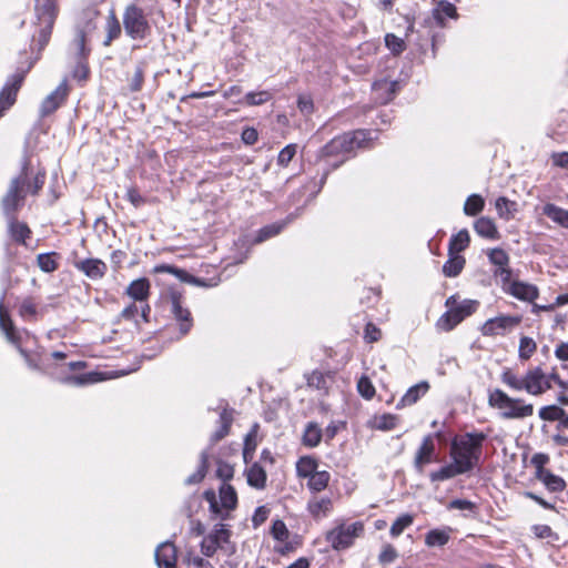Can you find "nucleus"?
I'll use <instances>...</instances> for the list:
<instances>
[{
  "label": "nucleus",
  "instance_id": "6e6552de",
  "mask_svg": "<svg viewBox=\"0 0 568 568\" xmlns=\"http://www.w3.org/2000/svg\"><path fill=\"white\" fill-rule=\"evenodd\" d=\"M488 405L505 419H524L534 415V405L520 397H510L500 388L489 390Z\"/></svg>",
  "mask_w": 568,
  "mask_h": 568
},
{
  "label": "nucleus",
  "instance_id": "ea45409f",
  "mask_svg": "<svg viewBox=\"0 0 568 568\" xmlns=\"http://www.w3.org/2000/svg\"><path fill=\"white\" fill-rule=\"evenodd\" d=\"M103 381V376L99 372H89L80 375H69L65 377H62L60 382L62 384L67 385H73V386H84L94 384L98 382Z\"/></svg>",
  "mask_w": 568,
  "mask_h": 568
},
{
  "label": "nucleus",
  "instance_id": "dca6fc26",
  "mask_svg": "<svg viewBox=\"0 0 568 568\" xmlns=\"http://www.w3.org/2000/svg\"><path fill=\"white\" fill-rule=\"evenodd\" d=\"M13 179H21L23 181L22 194L26 196L27 194L38 196L45 184L47 172L44 169L33 172L31 161L26 159L21 165L19 174Z\"/></svg>",
  "mask_w": 568,
  "mask_h": 568
},
{
  "label": "nucleus",
  "instance_id": "4c0bfd02",
  "mask_svg": "<svg viewBox=\"0 0 568 568\" xmlns=\"http://www.w3.org/2000/svg\"><path fill=\"white\" fill-rule=\"evenodd\" d=\"M19 316L26 322H36L39 315V302L33 296L24 297L18 307Z\"/></svg>",
  "mask_w": 568,
  "mask_h": 568
},
{
  "label": "nucleus",
  "instance_id": "e433bc0d",
  "mask_svg": "<svg viewBox=\"0 0 568 568\" xmlns=\"http://www.w3.org/2000/svg\"><path fill=\"white\" fill-rule=\"evenodd\" d=\"M495 209L499 219L510 221L518 212V203L506 196H499L495 201Z\"/></svg>",
  "mask_w": 568,
  "mask_h": 568
},
{
  "label": "nucleus",
  "instance_id": "2eb2a0df",
  "mask_svg": "<svg viewBox=\"0 0 568 568\" xmlns=\"http://www.w3.org/2000/svg\"><path fill=\"white\" fill-rule=\"evenodd\" d=\"M22 185L23 181L21 179H12L1 199V210L6 219L18 216V213L24 206L26 195L22 194Z\"/></svg>",
  "mask_w": 568,
  "mask_h": 568
},
{
  "label": "nucleus",
  "instance_id": "7c9ffc66",
  "mask_svg": "<svg viewBox=\"0 0 568 568\" xmlns=\"http://www.w3.org/2000/svg\"><path fill=\"white\" fill-rule=\"evenodd\" d=\"M402 419L398 415L392 413H384L382 415H374L368 422V427L375 430L389 432L395 429Z\"/></svg>",
  "mask_w": 568,
  "mask_h": 568
},
{
  "label": "nucleus",
  "instance_id": "39448f33",
  "mask_svg": "<svg viewBox=\"0 0 568 568\" xmlns=\"http://www.w3.org/2000/svg\"><path fill=\"white\" fill-rule=\"evenodd\" d=\"M152 12L138 1L129 2L122 13V24L125 36L136 42L150 40L153 34Z\"/></svg>",
  "mask_w": 568,
  "mask_h": 568
},
{
  "label": "nucleus",
  "instance_id": "1a4fd4ad",
  "mask_svg": "<svg viewBox=\"0 0 568 568\" xmlns=\"http://www.w3.org/2000/svg\"><path fill=\"white\" fill-rule=\"evenodd\" d=\"M203 498L209 503V509L215 518L226 520L230 513L236 509L239 504L237 493L233 485L230 483H222L219 487V499L213 489H207L203 493Z\"/></svg>",
  "mask_w": 568,
  "mask_h": 568
},
{
  "label": "nucleus",
  "instance_id": "7ed1b4c3",
  "mask_svg": "<svg viewBox=\"0 0 568 568\" xmlns=\"http://www.w3.org/2000/svg\"><path fill=\"white\" fill-rule=\"evenodd\" d=\"M488 435L483 432H468L456 435L450 443V457L466 473L471 471L483 455L484 443Z\"/></svg>",
  "mask_w": 568,
  "mask_h": 568
},
{
  "label": "nucleus",
  "instance_id": "f8f14e48",
  "mask_svg": "<svg viewBox=\"0 0 568 568\" xmlns=\"http://www.w3.org/2000/svg\"><path fill=\"white\" fill-rule=\"evenodd\" d=\"M231 530L224 524H216L213 529L202 539L201 552L205 557H213L219 549L232 554L234 546L230 541Z\"/></svg>",
  "mask_w": 568,
  "mask_h": 568
},
{
  "label": "nucleus",
  "instance_id": "6ab92c4d",
  "mask_svg": "<svg viewBox=\"0 0 568 568\" xmlns=\"http://www.w3.org/2000/svg\"><path fill=\"white\" fill-rule=\"evenodd\" d=\"M70 87L67 80H63L49 95H47L40 105L39 115L41 119L48 118L60 109L68 100Z\"/></svg>",
  "mask_w": 568,
  "mask_h": 568
},
{
  "label": "nucleus",
  "instance_id": "b1692460",
  "mask_svg": "<svg viewBox=\"0 0 568 568\" xmlns=\"http://www.w3.org/2000/svg\"><path fill=\"white\" fill-rule=\"evenodd\" d=\"M104 37L102 40V45L104 48H109L112 43L119 40L122 36L123 24L119 20L114 9H111L105 17L104 22Z\"/></svg>",
  "mask_w": 568,
  "mask_h": 568
},
{
  "label": "nucleus",
  "instance_id": "4468645a",
  "mask_svg": "<svg viewBox=\"0 0 568 568\" xmlns=\"http://www.w3.org/2000/svg\"><path fill=\"white\" fill-rule=\"evenodd\" d=\"M440 436L442 433H437L436 435L428 434L423 437L413 458V467L417 474L423 475L426 466L438 462L439 454L436 448L435 437L439 438Z\"/></svg>",
  "mask_w": 568,
  "mask_h": 568
},
{
  "label": "nucleus",
  "instance_id": "f3484780",
  "mask_svg": "<svg viewBox=\"0 0 568 568\" xmlns=\"http://www.w3.org/2000/svg\"><path fill=\"white\" fill-rule=\"evenodd\" d=\"M521 322V315L501 314L496 317L487 320L483 324L480 332L484 336L489 337L504 336L507 333H510L517 326H519Z\"/></svg>",
  "mask_w": 568,
  "mask_h": 568
},
{
  "label": "nucleus",
  "instance_id": "0eeeda50",
  "mask_svg": "<svg viewBox=\"0 0 568 568\" xmlns=\"http://www.w3.org/2000/svg\"><path fill=\"white\" fill-rule=\"evenodd\" d=\"M447 311L436 321V328L439 332L448 333L457 327L464 320L471 316L479 307L476 300H460L458 294H453L445 301Z\"/></svg>",
  "mask_w": 568,
  "mask_h": 568
},
{
  "label": "nucleus",
  "instance_id": "9d476101",
  "mask_svg": "<svg viewBox=\"0 0 568 568\" xmlns=\"http://www.w3.org/2000/svg\"><path fill=\"white\" fill-rule=\"evenodd\" d=\"M365 525L363 521H354L349 525L337 524L325 532V540L333 550L343 551L354 546L355 540L364 536Z\"/></svg>",
  "mask_w": 568,
  "mask_h": 568
},
{
  "label": "nucleus",
  "instance_id": "412c9836",
  "mask_svg": "<svg viewBox=\"0 0 568 568\" xmlns=\"http://www.w3.org/2000/svg\"><path fill=\"white\" fill-rule=\"evenodd\" d=\"M7 234L11 242L16 245L29 247L33 232L26 221L16 217L6 219Z\"/></svg>",
  "mask_w": 568,
  "mask_h": 568
},
{
  "label": "nucleus",
  "instance_id": "69168bd1",
  "mask_svg": "<svg viewBox=\"0 0 568 568\" xmlns=\"http://www.w3.org/2000/svg\"><path fill=\"white\" fill-rule=\"evenodd\" d=\"M271 534L275 540L286 541L290 537V531L285 525V523L281 519H276L273 521L271 527Z\"/></svg>",
  "mask_w": 568,
  "mask_h": 568
},
{
  "label": "nucleus",
  "instance_id": "c85d7f7f",
  "mask_svg": "<svg viewBox=\"0 0 568 568\" xmlns=\"http://www.w3.org/2000/svg\"><path fill=\"white\" fill-rule=\"evenodd\" d=\"M457 19L458 13L455 4L449 1L442 0L432 11V19L435 21L436 27L445 28L446 19Z\"/></svg>",
  "mask_w": 568,
  "mask_h": 568
},
{
  "label": "nucleus",
  "instance_id": "5fc2aeb1",
  "mask_svg": "<svg viewBox=\"0 0 568 568\" xmlns=\"http://www.w3.org/2000/svg\"><path fill=\"white\" fill-rule=\"evenodd\" d=\"M537 351V343L529 336H521L519 339L518 357L520 361H528Z\"/></svg>",
  "mask_w": 568,
  "mask_h": 568
},
{
  "label": "nucleus",
  "instance_id": "774afa93",
  "mask_svg": "<svg viewBox=\"0 0 568 568\" xmlns=\"http://www.w3.org/2000/svg\"><path fill=\"white\" fill-rule=\"evenodd\" d=\"M447 509H458V510H468L473 514H476L478 510L477 504L467 500V499H453L447 505Z\"/></svg>",
  "mask_w": 568,
  "mask_h": 568
},
{
  "label": "nucleus",
  "instance_id": "680f3d73",
  "mask_svg": "<svg viewBox=\"0 0 568 568\" xmlns=\"http://www.w3.org/2000/svg\"><path fill=\"white\" fill-rule=\"evenodd\" d=\"M381 295V288L365 287L362 292L361 303L367 307H373L379 302Z\"/></svg>",
  "mask_w": 568,
  "mask_h": 568
},
{
  "label": "nucleus",
  "instance_id": "f03ea898",
  "mask_svg": "<svg viewBox=\"0 0 568 568\" xmlns=\"http://www.w3.org/2000/svg\"><path fill=\"white\" fill-rule=\"evenodd\" d=\"M60 14L59 0H33V33L30 42V52L42 57L49 44L55 22Z\"/></svg>",
  "mask_w": 568,
  "mask_h": 568
},
{
  "label": "nucleus",
  "instance_id": "09e8293b",
  "mask_svg": "<svg viewBox=\"0 0 568 568\" xmlns=\"http://www.w3.org/2000/svg\"><path fill=\"white\" fill-rule=\"evenodd\" d=\"M470 244V236L466 229L460 230L457 234H454L448 244V253L459 254L465 251Z\"/></svg>",
  "mask_w": 568,
  "mask_h": 568
},
{
  "label": "nucleus",
  "instance_id": "a211bd4d",
  "mask_svg": "<svg viewBox=\"0 0 568 568\" xmlns=\"http://www.w3.org/2000/svg\"><path fill=\"white\" fill-rule=\"evenodd\" d=\"M487 257L494 265L493 276L500 280L501 288L513 278V270L510 267V257L508 253L500 247H494L487 251Z\"/></svg>",
  "mask_w": 568,
  "mask_h": 568
},
{
  "label": "nucleus",
  "instance_id": "9b49d317",
  "mask_svg": "<svg viewBox=\"0 0 568 568\" xmlns=\"http://www.w3.org/2000/svg\"><path fill=\"white\" fill-rule=\"evenodd\" d=\"M550 463V456L546 453H536L530 458V465L535 468V479L541 481L550 493H561L566 489V480L552 474L546 466Z\"/></svg>",
  "mask_w": 568,
  "mask_h": 568
},
{
  "label": "nucleus",
  "instance_id": "72a5a7b5",
  "mask_svg": "<svg viewBox=\"0 0 568 568\" xmlns=\"http://www.w3.org/2000/svg\"><path fill=\"white\" fill-rule=\"evenodd\" d=\"M318 459L312 455L301 456L295 464L296 477L307 479L318 471Z\"/></svg>",
  "mask_w": 568,
  "mask_h": 568
},
{
  "label": "nucleus",
  "instance_id": "4d7b16f0",
  "mask_svg": "<svg viewBox=\"0 0 568 568\" xmlns=\"http://www.w3.org/2000/svg\"><path fill=\"white\" fill-rule=\"evenodd\" d=\"M414 523V516L404 514L399 516L390 526L389 534L393 538H397L403 531Z\"/></svg>",
  "mask_w": 568,
  "mask_h": 568
},
{
  "label": "nucleus",
  "instance_id": "052dcab7",
  "mask_svg": "<svg viewBox=\"0 0 568 568\" xmlns=\"http://www.w3.org/2000/svg\"><path fill=\"white\" fill-rule=\"evenodd\" d=\"M234 466L227 462L219 459L216 463L215 476L221 479L223 483H230V480L234 477Z\"/></svg>",
  "mask_w": 568,
  "mask_h": 568
},
{
  "label": "nucleus",
  "instance_id": "423d86ee",
  "mask_svg": "<svg viewBox=\"0 0 568 568\" xmlns=\"http://www.w3.org/2000/svg\"><path fill=\"white\" fill-rule=\"evenodd\" d=\"M500 381L513 390H525L532 396H540L552 388L548 381V374H545L539 366L528 369L524 377H519L510 368H506L500 375Z\"/></svg>",
  "mask_w": 568,
  "mask_h": 568
},
{
  "label": "nucleus",
  "instance_id": "c03bdc74",
  "mask_svg": "<svg viewBox=\"0 0 568 568\" xmlns=\"http://www.w3.org/2000/svg\"><path fill=\"white\" fill-rule=\"evenodd\" d=\"M466 260L459 254L448 253V260L443 265V273L446 277H456L464 270Z\"/></svg>",
  "mask_w": 568,
  "mask_h": 568
},
{
  "label": "nucleus",
  "instance_id": "6e6d98bb",
  "mask_svg": "<svg viewBox=\"0 0 568 568\" xmlns=\"http://www.w3.org/2000/svg\"><path fill=\"white\" fill-rule=\"evenodd\" d=\"M384 41L386 48L394 57L400 55L407 49L405 40L394 33H386Z\"/></svg>",
  "mask_w": 568,
  "mask_h": 568
},
{
  "label": "nucleus",
  "instance_id": "13d9d810",
  "mask_svg": "<svg viewBox=\"0 0 568 568\" xmlns=\"http://www.w3.org/2000/svg\"><path fill=\"white\" fill-rule=\"evenodd\" d=\"M538 415L545 422H559L564 417V408L558 405H547L539 409Z\"/></svg>",
  "mask_w": 568,
  "mask_h": 568
},
{
  "label": "nucleus",
  "instance_id": "aec40b11",
  "mask_svg": "<svg viewBox=\"0 0 568 568\" xmlns=\"http://www.w3.org/2000/svg\"><path fill=\"white\" fill-rule=\"evenodd\" d=\"M501 290L505 294L529 304H534L540 295L537 285L520 280H511Z\"/></svg>",
  "mask_w": 568,
  "mask_h": 568
},
{
  "label": "nucleus",
  "instance_id": "20e7f679",
  "mask_svg": "<svg viewBox=\"0 0 568 568\" xmlns=\"http://www.w3.org/2000/svg\"><path fill=\"white\" fill-rule=\"evenodd\" d=\"M40 59L41 55L31 52L29 54L26 50L19 53L16 71L7 78L6 83L0 90V118L14 105L27 75Z\"/></svg>",
  "mask_w": 568,
  "mask_h": 568
},
{
  "label": "nucleus",
  "instance_id": "f704fd0d",
  "mask_svg": "<svg viewBox=\"0 0 568 568\" xmlns=\"http://www.w3.org/2000/svg\"><path fill=\"white\" fill-rule=\"evenodd\" d=\"M331 474L327 470H318L306 479V488L311 495L321 494L328 488Z\"/></svg>",
  "mask_w": 568,
  "mask_h": 568
},
{
  "label": "nucleus",
  "instance_id": "bb28decb",
  "mask_svg": "<svg viewBox=\"0 0 568 568\" xmlns=\"http://www.w3.org/2000/svg\"><path fill=\"white\" fill-rule=\"evenodd\" d=\"M244 475L247 485L256 490H263L267 486V473L260 462L252 463L245 468Z\"/></svg>",
  "mask_w": 568,
  "mask_h": 568
},
{
  "label": "nucleus",
  "instance_id": "49530a36",
  "mask_svg": "<svg viewBox=\"0 0 568 568\" xmlns=\"http://www.w3.org/2000/svg\"><path fill=\"white\" fill-rule=\"evenodd\" d=\"M145 67L146 63L141 61L135 65L133 74L126 78L128 90L130 93H136L142 90L145 81Z\"/></svg>",
  "mask_w": 568,
  "mask_h": 568
},
{
  "label": "nucleus",
  "instance_id": "37998d69",
  "mask_svg": "<svg viewBox=\"0 0 568 568\" xmlns=\"http://www.w3.org/2000/svg\"><path fill=\"white\" fill-rule=\"evenodd\" d=\"M452 528L446 527L445 529H430L425 535V544L428 547H444L450 539Z\"/></svg>",
  "mask_w": 568,
  "mask_h": 568
},
{
  "label": "nucleus",
  "instance_id": "de8ad7c7",
  "mask_svg": "<svg viewBox=\"0 0 568 568\" xmlns=\"http://www.w3.org/2000/svg\"><path fill=\"white\" fill-rule=\"evenodd\" d=\"M258 425L254 424L251 430L245 435L243 445V460L245 464L252 462L257 447Z\"/></svg>",
  "mask_w": 568,
  "mask_h": 568
},
{
  "label": "nucleus",
  "instance_id": "c756f323",
  "mask_svg": "<svg viewBox=\"0 0 568 568\" xmlns=\"http://www.w3.org/2000/svg\"><path fill=\"white\" fill-rule=\"evenodd\" d=\"M474 230L478 236L490 241L500 239L495 221L489 216H480L474 222Z\"/></svg>",
  "mask_w": 568,
  "mask_h": 568
},
{
  "label": "nucleus",
  "instance_id": "2f4dec72",
  "mask_svg": "<svg viewBox=\"0 0 568 568\" xmlns=\"http://www.w3.org/2000/svg\"><path fill=\"white\" fill-rule=\"evenodd\" d=\"M429 390V384L423 381L407 389L397 403V408H403L416 404Z\"/></svg>",
  "mask_w": 568,
  "mask_h": 568
},
{
  "label": "nucleus",
  "instance_id": "864d4df0",
  "mask_svg": "<svg viewBox=\"0 0 568 568\" xmlns=\"http://www.w3.org/2000/svg\"><path fill=\"white\" fill-rule=\"evenodd\" d=\"M272 99L268 91L248 92L243 99H237L236 103H245L248 106L262 105Z\"/></svg>",
  "mask_w": 568,
  "mask_h": 568
},
{
  "label": "nucleus",
  "instance_id": "8fccbe9b",
  "mask_svg": "<svg viewBox=\"0 0 568 568\" xmlns=\"http://www.w3.org/2000/svg\"><path fill=\"white\" fill-rule=\"evenodd\" d=\"M485 209V200L480 194L469 195L464 203V213L467 216H477Z\"/></svg>",
  "mask_w": 568,
  "mask_h": 568
},
{
  "label": "nucleus",
  "instance_id": "bf43d9fd",
  "mask_svg": "<svg viewBox=\"0 0 568 568\" xmlns=\"http://www.w3.org/2000/svg\"><path fill=\"white\" fill-rule=\"evenodd\" d=\"M356 388L359 395L367 400H371L376 394L375 386L373 385L369 377L366 375H362L359 377V379L357 381Z\"/></svg>",
  "mask_w": 568,
  "mask_h": 568
},
{
  "label": "nucleus",
  "instance_id": "f257e3e1",
  "mask_svg": "<svg viewBox=\"0 0 568 568\" xmlns=\"http://www.w3.org/2000/svg\"><path fill=\"white\" fill-rule=\"evenodd\" d=\"M373 145L374 138L368 129H356L334 136L320 149L317 154V159L329 166L322 176V183L326 181L331 170L341 168L356 155L357 150H367Z\"/></svg>",
  "mask_w": 568,
  "mask_h": 568
},
{
  "label": "nucleus",
  "instance_id": "603ef678",
  "mask_svg": "<svg viewBox=\"0 0 568 568\" xmlns=\"http://www.w3.org/2000/svg\"><path fill=\"white\" fill-rule=\"evenodd\" d=\"M207 470H209V454L206 452H203L200 456V464H199L196 471H194L192 475H190L186 478L185 483L187 485H194V484L201 483L205 478Z\"/></svg>",
  "mask_w": 568,
  "mask_h": 568
},
{
  "label": "nucleus",
  "instance_id": "ddd939ff",
  "mask_svg": "<svg viewBox=\"0 0 568 568\" xmlns=\"http://www.w3.org/2000/svg\"><path fill=\"white\" fill-rule=\"evenodd\" d=\"M171 302V312L176 322L180 337H185L190 334L194 326V318L189 307L184 306L183 293L173 290L169 294Z\"/></svg>",
  "mask_w": 568,
  "mask_h": 568
},
{
  "label": "nucleus",
  "instance_id": "473e14b6",
  "mask_svg": "<svg viewBox=\"0 0 568 568\" xmlns=\"http://www.w3.org/2000/svg\"><path fill=\"white\" fill-rule=\"evenodd\" d=\"M233 420V410L223 408L219 416V427L211 436V443L213 445L217 444L230 434Z\"/></svg>",
  "mask_w": 568,
  "mask_h": 568
},
{
  "label": "nucleus",
  "instance_id": "a19ab883",
  "mask_svg": "<svg viewBox=\"0 0 568 568\" xmlns=\"http://www.w3.org/2000/svg\"><path fill=\"white\" fill-rule=\"evenodd\" d=\"M462 474H466V471L459 467L456 462L453 460L452 464L445 465L439 469L432 471L429 474V479L433 483L444 481Z\"/></svg>",
  "mask_w": 568,
  "mask_h": 568
},
{
  "label": "nucleus",
  "instance_id": "3c124183",
  "mask_svg": "<svg viewBox=\"0 0 568 568\" xmlns=\"http://www.w3.org/2000/svg\"><path fill=\"white\" fill-rule=\"evenodd\" d=\"M19 354L23 357L27 365L34 371L43 372L42 369V349H34V351H28L23 347H21L19 351Z\"/></svg>",
  "mask_w": 568,
  "mask_h": 568
},
{
  "label": "nucleus",
  "instance_id": "4be33fe9",
  "mask_svg": "<svg viewBox=\"0 0 568 568\" xmlns=\"http://www.w3.org/2000/svg\"><path fill=\"white\" fill-rule=\"evenodd\" d=\"M306 510L314 520H322L333 513L334 501L327 495H311L306 503Z\"/></svg>",
  "mask_w": 568,
  "mask_h": 568
},
{
  "label": "nucleus",
  "instance_id": "a18cd8bd",
  "mask_svg": "<svg viewBox=\"0 0 568 568\" xmlns=\"http://www.w3.org/2000/svg\"><path fill=\"white\" fill-rule=\"evenodd\" d=\"M542 213L552 222L568 229V210L557 206L554 203H547L542 207Z\"/></svg>",
  "mask_w": 568,
  "mask_h": 568
},
{
  "label": "nucleus",
  "instance_id": "393cba45",
  "mask_svg": "<svg viewBox=\"0 0 568 568\" xmlns=\"http://www.w3.org/2000/svg\"><path fill=\"white\" fill-rule=\"evenodd\" d=\"M335 376L336 372L334 371L322 372L320 369H314L310 374L305 375V379L308 387L321 390L324 394H328L331 386L335 382Z\"/></svg>",
  "mask_w": 568,
  "mask_h": 568
},
{
  "label": "nucleus",
  "instance_id": "a878e982",
  "mask_svg": "<svg viewBox=\"0 0 568 568\" xmlns=\"http://www.w3.org/2000/svg\"><path fill=\"white\" fill-rule=\"evenodd\" d=\"M178 549L171 541L162 542L155 550V562L159 568H176Z\"/></svg>",
  "mask_w": 568,
  "mask_h": 568
},
{
  "label": "nucleus",
  "instance_id": "cd10ccee",
  "mask_svg": "<svg viewBox=\"0 0 568 568\" xmlns=\"http://www.w3.org/2000/svg\"><path fill=\"white\" fill-rule=\"evenodd\" d=\"M125 295L134 302H148L151 295V283L146 277L133 280L125 288Z\"/></svg>",
  "mask_w": 568,
  "mask_h": 568
},
{
  "label": "nucleus",
  "instance_id": "e2e57ef3",
  "mask_svg": "<svg viewBox=\"0 0 568 568\" xmlns=\"http://www.w3.org/2000/svg\"><path fill=\"white\" fill-rule=\"evenodd\" d=\"M297 152V144L291 143L283 148L277 155V164L286 168Z\"/></svg>",
  "mask_w": 568,
  "mask_h": 568
},
{
  "label": "nucleus",
  "instance_id": "0e129e2a",
  "mask_svg": "<svg viewBox=\"0 0 568 568\" xmlns=\"http://www.w3.org/2000/svg\"><path fill=\"white\" fill-rule=\"evenodd\" d=\"M397 557V549L392 544H384L378 555V562L381 565H388L395 561Z\"/></svg>",
  "mask_w": 568,
  "mask_h": 568
},
{
  "label": "nucleus",
  "instance_id": "c9c22d12",
  "mask_svg": "<svg viewBox=\"0 0 568 568\" xmlns=\"http://www.w3.org/2000/svg\"><path fill=\"white\" fill-rule=\"evenodd\" d=\"M61 254L52 251L47 253H39L36 257L37 266L43 273H54L60 267Z\"/></svg>",
  "mask_w": 568,
  "mask_h": 568
},
{
  "label": "nucleus",
  "instance_id": "5701e85b",
  "mask_svg": "<svg viewBox=\"0 0 568 568\" xmlns=\"http://www.w3.org/2000/svg\"><path fill=\"white\" fill-rule=\"evenodd\" d=\"M72 264L78 271L93 281L103 278L108 272L106 263L95 257L85 260L74 258Z\"/></svg>",
  "mask_w": 568,
  "mask_h": 568
},
{
  "label": "nucleus",
  "instance_id": "338daca9",
  "mask_svg": "<svg viewBox=\"0 0 568 568\" xmlns=\"http://www.w3.org/2000/svg\"><path fill=\"white\" fill-rule=\"evenodd\" d=\"M382 335L383 334L381 328L377 327L373 322L366 323L363 338L367 344H373L381 341Z\"/></svg>",
  "mask_w": 568,
  "mask_h": 568
},
{
  "label": "nucleus",
  "instance_id": "79ce46f5",
  "mask_svg": "<svg viewBox=\"0 0 568 568\" xmlns=\"http://www.w3.org/2000/svg\"><path fill=\"white\" fill-rule=\"evenodd\" d=\"M153 273L154 274L168 273V274L175 275L176 277H179L183 281H186L189 283L203 285V282L200 278L189 275L184 270L179 268L175 265H171V264H158L153 267Z\"/></svg>",
  "mask_w": 568,
  "mask_h": 568
},
{
  "label": "nucleus",
  "instance_id": "58836bf2",
  "mask_svg": "<svg viewBox=\"0 0 568 568\" xmlns=\"http://www.w3.org/2000/svg\"><path fill=\"white\" fill-rule=\"evenodd\" d=\"M323 437V432L316 422H308L302 435V444L307 448L317 447Z\"/></svg>",
  "mask_w": 568,
  "mask_h": 568
}]
</instances>
